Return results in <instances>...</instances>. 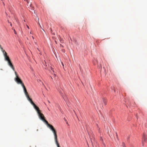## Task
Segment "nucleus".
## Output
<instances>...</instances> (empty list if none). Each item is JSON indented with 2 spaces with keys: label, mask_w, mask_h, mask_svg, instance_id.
Returning <instances> with one entry per match:
<instances>
[{
  "label": "nucleus",
  "mask_w": 147,
  "mask_h": 147,
  "mask_svg": "<svg viewBox=\"0 0 147 147\" xmlns=\"http://www.w3.org/2000/svg\"><path fill=\"white\" fill-rule=\"evenodd\" d=\"M28 100L30 102L31 104L33 106L34 108L36 110L38 114L39 118L41 117V116L43 115L41 113V111L39 109V108L32 101V99L30 98L29 96L27 98Z\"/></svg>",
  "instance_id": "nucleus-1"
},
{
  "label": "nucleus",
  "mask_w": 147,
  "mask_h": 147,
  "mask_svg": "<svg viewBox=\"0 0 147 147\" xmlns=\"http://www.w3.org/2000/svg\"><path fill=\"white\" fill-rule=\"evenodd\" d=\"M40 118L46 124L47 126L49 127L50 129L52 131L53 133L54 132L56 131V130L45 119V117L43 115L40 117Z\"/></svg>",
  "instance_id": "nucleus-2"
},
{
  "label": "nucleus",
  "mask_w": 147,
  "mask_h": 147,
  "mask_svg": "<svg viewBox=\"0 0 147 147\" xmlns=\"http://www.w3.org/2000/svg\"><path fill=\"white\" fill-rule=\"evenodd\" d=\"M15 73L16 77L15 79V81L18 84H21L22 86L24 85L21 80L19 78L18 76L16 71H15Z\"/></svg>",
  "instance_id": "nucleus-3"
},
{
  "label": "nucleus",
  "mask_w": 147,
  "mask_h": 147,
  "mask_svg": "<svg viewBox=\"0 0 147 147\" xmlns=\"http://www.w3.org/2000/svg\"><path fill=\"white\" fill-rule=\"evenodd\" d=\"M1 50L3 53V54L5 60H6L7 59H9V56L7 55V53L3 49V48H1Z\"/></svg>",
  "instance_id": "nucleus-4"
},
{
  "label": "nucleus",
  "mask_w": 147,
  "mask_h": 147,
  "mask_svg": "<svg viewBox=\"0 0 147 147\" xmlns=\"http://www.w3.org/2000/svg\"><path fill=\"white\" fill-rule=\"evenodd\" d=\"M142 142L143 146H145L144 145L145 143H147V136L144 134L142 137Z\"/></svg>",
  "instance_id": "nucleus-5"
},
{
  "label": "nucleus",
  "mask_w": 147,
  "mask_h": 147,
  "mask_svg": "<svg viewBox=\"0 0 147 147\" xmlns=\"http://www.w3.org/2000/svg\"><path fill=\"white\" fill-rule=\"evenodd\" d=\"M7 61L8 65L12 69L13 71H15L14 67L12 63L10 58L6 60Z\"/></svg>",
  "instance_id": "nucleus-6"
},
{
  "label": "nucleus",
  "mask_w": 147,
  "mask_h": 147,
  "mask_svg": "<svg viewBox=\"0 0 147 147\" xmlns=\"http://www.w3.org/2000/svg\"><path fill=\"white\" fill-rule=\"evenodd\" d=\"M53 134L54 136L55 141L56 143V144H57V147H60L59 144L57 142V134L56 131L53 133Z\"/></svg>",
  "instance_id": "nucleus-7"
},
{
  "label": "nucleus",
  "mask_w": 147,
  "mask_h": 147,
  "mask_svg": "<svg viewBox=\"0 0 147 147\" xmlns=\"http://www.w3.org/2000/svg\"><path fill=\"white\" fill-rule=\"evenodd\" d=\"M22 86L23 88L24 89V92H26L27 91L26 89V87H25V86H24V85L23 86Z\"/></svg>",
  "instance_id": "nucleus-8"
},
{
  "label": "nucleus",
  "mask_w": 147,
  "mask_h": 147,
  "mask_svg": "<svg viewBox=\"0 0 147 147\" xmlns=\"http://www.w3.org/2000/svg\"><path fill=\"white\" fill-rule=\"evenodd\" d=\"M24 93H25V94L26 95L27 98H28V97L29 96V95L28 94V92H27V91L24 92Z\"/></svg>",
  "instance_id": "nucleus-9"
},
{
  "label": "nucleus",
  "mask_w": 147,
  "mask_h": 147,
  "mask_svg": "<svg viewBox=\"0 0 147 147\" xmlns=\"http://www.w3.org/2000/svg\"><path fill=\"white\" fill-rule=\"evenodd\" d=\"M102 100H103V102H104L105 103V105H106V99L105 98H103Z\"/></svg>",
  "instance_id": "nucleus-10"
},
{
  "label": "nucleus",
  "mask_w": 147,
  "mask_h": 147,
  "mask_svg": "<svg viewBox=\"0 0 147 147\" xmlns=\"http://www.w3.org/2000/svg\"><path fill=\"white\" fill-rule=\"evenodd\" d=\"M59 92L61 94V96H62L63 98H64V99H65L63 93L61 91H59Z\"/></svg>",
  "instance_id": "nucleus-11"
},
{
  "label": "nucleus",
  "mask_w": 147,
  "mask_h": 147,
  "mask_svg": "<svg viewBox=\"0 0 147 147\" xmlns=\"http://www.w3.org/2000/svg\"><path fill=\"white\" fill-rule=\"evenodd\" d=\"M121 146L123 147L125 146V143L124 142H123L122 143V145H121Z\"/></svg>",
  "instance_id": "nucleus-12"
},
{
  "label": "nucleus",
  "mask_w": 147,
  "mask_h": 147,
  "mask_svg": "<svg viewBox=\"0 0 147 147\" xmlns=\"http://www.w3.org/2000/svg\"><path fill=\"white\" fill-rule=\"evenodd\" d=\"M25 1H26V2H27V3H28V4H29V2L28 1V0H24Z\"/></svg>",
  "instance_id": "nucleus-13"
},
{
  "label": "nucleus",
  "mask_w": 147,
  "mask_h": 147,
  "mask_svg": "<svg viewBox=\"0 0 147 147\" xmlns=\"http://www.w3.org/2000/svg\"><path fill=\"white\" fill-rule=\"evenodd\" d=\"M8 22L9 23V24H10V25L11 26H12V24H11V23L9 22V20H8Z\"/></svg>",
  "instance_id": "nucleus-14"
},
{
  "label": "nucleus",
  "mask_w": 147,
  "mask_h": 147,
  "mask_svg": "<svg viewBox=\"0 0 147 147\" xmlns=\"http://www.w3.org/2000/svg\"><path fill=\"white\" fill-rule=\"evenodd\" d=\"M13 31H14V33L16 34V30H15L14 29H13Z\"/></svg>",
  "instance_id": "nucleus-15"
},
{
  "label": "nucleus",
  "mask_w": 147,
  "mask_h": 147,
  "mask_svg": "<svg viewBox=\"0 0 147 147\" xmlns=\"http://www.w3.org/2000/svg\"><path fill=\"white\" fill-rule=\"evenodd\" d=\"M61 63L62 64V65L63 66V67L64 65L63 63L62 62H61Z\"/></svg>",
  "instance_id": "nucleus-16"
},
{
  "label": "nucleus",
  "mask_w": 147,
  "mask_h": 147,
  "mask_svg": "<svg viewBox=\"0 0 147 147\" xmlns=\"http://www.w3.org/2000/svg\"><path fill=\"white\" fill-rule=\"evenodd\" d=\"M51 70H53V68H52V67H51Z\"/></svg>",
  "instance_id": "nucleus-17"
},
{
  "label": "nucleus",
  "mask_w": 147,
  "mask_h": 147,
  "mask_svg": "<svg viewBox=\"0 0 147 147\" xmlns=\"http://www.w3.org/2000/svg\"><path fill=\"white\" fill-rule=\"evenodd\" d=\"M26 26H27V28H28V29H29V26H28V25H26Z\"/></svg>",
  "instance_id": "nucleus-18"
},
{
  "label": "nucleus",
  "mask_w": 147,
  "mask_h": 147,
  "mask_svg": "<svg viewBox=\"0 0 147 147\" xmlns=\"http://www.w3.org/2000/svg\"><path fill=\"white\" fill-rule=\"evenodd\" d=\"M1 48H2V47H1V45H0V49H1Z\"/></svg>",
  "instance_id": "nucleus-19"
},
{
  "label": "nucleus",
  "mask_w": 147,
  "mask_h": 147,
  "mask_svg": "<svg viewBox=\"0 0 147 147\" xmlns=\"http://www.w3.org/2000/svg\"><path fill=\"white\" fill-rule=\"evenodd\" d=\"M37 50H38L39 51H40V50H39V49L38 48H37Z\"/></svg>",
  "instance_id": "nucleus-20"
},
{
  "label": "nucleus",
  "mask_w": 147,
  "mask_h": 147,
  "mask_svg": "<svg viewBox=\"0 0 147 147\" xmlns=\"http://www.w3.org/2000/svg\"><path fill=\"white\" fill-rule=\"evenodd\" d=\"M32 39H34V37H33V36H32Z\"/></svg>",
  "instance_id": "nucleus-21"
},
{
  "label": "nucleus",
  "mask_w": 147,
  "mask_h": 147,
  "mask_svg": "<svg viewBox=\"0 0 147 147\" xmlns=\"http://www.w3.org/2000/svg\"><path fill=\"white\" fill-rule=\"evenodd\" d=\"M31 4H30V7H31Z\"/></svg>",
  "instance_id": "nucleus-22"
},
{
  "label": "nucleus",
  "mask_w": 147,
  "mask_h": 147,
  "mask_svg": "<svg viewBox=\"0 0 147 147\" xmlns=\"http://www.w3.org/2000/svg\"><path fill=\"white\" fill-rule=\"evenodd\" d=\"M39 54H40V55H41V52L40 53H39Z\"/></svg>",
  "instance_id": "nucleus-23"
},
{
  "label": "nucleus",
  "mask_w": 147,
  "mask_h": 147,
  "mask_svg": "<svg viewBox=\"0 0 147 147\" xmlns=\"http://www.w3.org/2000/svg\"><path fill=\"white\" fill-rule=\"evenodd\" d=\"M39 25H40V27H41V28H42V27H41V26L40 25V24H39Z\"/></svg>",
  "instance_id": "nucleus-24"
},
{
  "label": "nucleus",
  "mask_w": 147,
  "mask_h": 147,
  "mask_svg": "<svg viewBox=\"0 0 147 147\" xmlns=\"http://www.w3.org/2000/svg\"><path fill=\"white\" fill-rule=\"evenodd\" d=\"M116 136H117V133H116Z\"/></svg>",
  "instance_id": "nucleus-25"
},
{
  "label": "nucleus",
  "mask_w": 147,
  "mask_h": 147,
  "mask_svg": "<svg viewBox=\"0 0 147 147\" xmlns=\"http://www.w3.org/2000/svg\"><path fill=\"white\" fill-rule=\"evenodd\" d=\"M30 34H32V32H30Z\"/></svg>",
  "instance_id": "nucleus-26"
},
{
  "label": "nucleus",
  "mask_w": 147,
  "mask_h": 147,
  "mask_svg": "<svg viewBox=\"0 0 147 147\" xmlns=\"http://www.w3.org/2000/svg\"><path fill=\"white\" fill-rule=\"evenodd\" d=\"M101 140H102V141H103V140H102V138H101Z\"/></svg>",
  "instance_id": "nucleus-27"
},
{
  "label": "nucleus",
  "mask_w": 147,
  "mask_h": 147,
  "mask_svg": "<svg viewBox=\"0 0 147 147\" xmlns=\"http://www.w3.org/2000/svg\"><path fill=\"white\" fill-rule=\"evenodd\" d=\"M48 102H49V103H50V102H49V101H48Z\"/></svg>",
  "instance_id": "nucleus-28"
},
{
  "label": "nucleus",
  "mask_w": 147,
  "mask_h": 147,
  "mask_svg": "<svg viewBox=\"0 0 147 147\" xmlns=\"http://www.w3.org/2000/svg\"><path fill=\"white\" fill-rule=\"evenodd\" d=\"M44 62H45V63L46 64V63L45 61H44Z\"/></svg>",
  "instance_id": "nucleus-29"
},
{
  "label": "nucleus",
  "mask_w": 147,
  "mask_h": 147,
  "mask_svg": "<svg viewBox=\"0 0 147 147\" xmlns=\"http://www.w3.org/2000/svg\"><path fill=\"white\" fill-rule=\"evenodd\" d=\"M129 137H128L127 138V139H129Z\"/></svg>",
  "instance_id": "nucleus-30"
},
{
  "label": "nucleus",
  "mask_w": 147,
  "mask_h": 147,
  "mask_svg": "<svg viewBox=\"0 0 147 147\" xmlns=\"http://www.w3.org/2000/svg\"><path fill=\"white\" fill-rule=\"evenodd\" d=\"M42 84H43V85H44L43 83L42 82Z\"/></svg>",
  "instance_id": "nucleus-31"
}]
</instances>
